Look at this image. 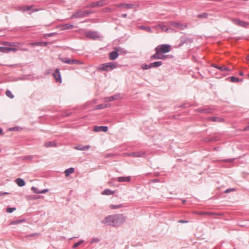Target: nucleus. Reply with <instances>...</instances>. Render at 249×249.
Listing matches in <instances>:
<instances>
[{"label": "nucleus", "mask_w": 249, "mask_h": 249, "mask_svg": "<svg viewBox=\"0 0 249 249\" xmlns=\"http://www.w3.org/2000/svg\"><path fill=\"white\" fill-rule=\"evenodd\" d=\"M125 220V218L123 214L109 215L107 216L102 221L103 224L112 227H117L123 224Z\"/></svg>", "instance_id": "obj_1"}, {"label": "nucleus", "mask_w": 249, "mask_h": 249, "mask_svg": "<svg viewBox=\"0 0 249 249\" xmlns=\"http://www.w3.org/2000/svg\"><path fill=\"white\" fill-rule=\"evenodd\" d=\"M118 67V64L115 62H108L99 65L97 71H109Z\"/></svg>", "instance_id": "obj_2"}, {"label": "nucleus", "mask_w": 249, "mask_h": 249, "mask_svg": "<svg viewBox=\"0 0 249 249\" xmlns=\"http://www.w3.org/2000/svg\"><path fill=\"white\" fill-rule=\"evenodd\" d=\"M171 46L169 44H161L158 45L155 49L162 53H169L171 50Z\"/></svg>", "instance_id": "obj_3"}, {"label": "nucleus", "mask_w": 249, "mask_h": 249, "mask_svg": "<svg viewBox=\"0 0 249 249\" xmlns=\"http://www.w3.org/2000/svg\"><path fill=\"white\" fill-rule=\"evenodd\" d=\"M85 35L87 37L93 39L94 40L100 38V35L97 31H87L85 33Z\"/></svg>", "instance_id": "obj_4"}, {"label": "nucleus", "mask_w": 249, "mask_h": 249, "mask_svg": "<svg viewBox=\"0 0 249 249\" xmlns=\"http://www.w3.org/2000/svg\"><path fill=\"white\" fill-rule=\"evenodd\" d=\"M155 53L151 56L150 59H166L169 55H164L162 54V53H160L157 50H155Z\"/></svg>", "instance_id": "obj_5"}, {"label": "nucleus", "mask_w": 249, "mask_h": 249, "mask_svg": "<svg viewBox=\"0 0 249 249\" xmlns=\"http://www.w3.org/2000/svg\"><path fill=\"white\" fill-rule=\"evenodd\" d=\"M170 25L173 26V27L179 29L181 30H183L186 28H187L188 26L186 24H183L181 23L171 21L169 23Z\"/></svg>", "instance_id": "obj_6"}, {"label": "nucleus", "mask_w": 249, "mask_h": 249, "mask_svg": "<svg viewBox=\"0 0 249 249\" xmlns=\"http://www.w3.org/2000/svg\"><path fill=\"white\" fill-rule=\"evenodd\" d=\"M106 4V0H101L96 2H93L89 4H88L86 6L87 8L89 7H96L102 6Z\"/></svg>", "instance_id": "obj_7"}, {"label": "nucleus", "mask_w": 249, "mask_h": 249, "mask_svg": "<svg viewBox=\"0 0 249 249\" xmlns=\"http://www.w3.org/2000/svg\"><path fill=\"white\" fill-rule=\"evenodd\" d=\"M53 77L55 79L56 82L61 83L62 82L61 76L60 74V71L58 68H56L53 73Z\"/></svg>", "instance_id": "obj_8"}, {"label": "nucleus", "mask_w": 249, "mask_h": 249, "mask_svg": "<svg viewBox=\"0 0 249 249\" xmlns=\"http://www.w3.org/2000/svg\"><path fill=\"white\" fill-rule=\"evenodd\" d=\"M180 43L178 44V47H180L183 45L185 43H192L193 42V39L191 38H188L185 36H181L180 37Z\"/></svg>", "instance_id": "obj_9"}, {"label": "nucleus", "mask_w": 249, "mask_h": 249, "mask_svg": "<svg viewBox=\"0 0 249 249\" xmlns=\"http://www.w3.org/2000/svg\"><path fill=\"white\" fill-rule=\"evenodd\" d=\"M129 157H143L145 156V153L143 151H137L134 152H130L126 153Z\"/></svg>", "instance_id": "obj_10"}, {"label": "nucleus", "mask_w": 249, "mask_h": 249, "mask_svg": "<svg viewBox=\"0 0 249 249\" xmlns=\"http://www.w3.org/2000/svg\"><path fill=\"white\" fill-rule=\"evenodd\" d=\"M116 6L120 8L130 9L133 8L134 4L131 3H120L116 4Z\"/></svg>", "instance_id": "obj_11"}, {"label": "nucleus", "mask_w": 249, "mask_h": 249, "mask_svg": "<svg viewBox=\"0 0 249 249\" xmlns=\"http://www.w3.org/2000/svg\"><path fill=\"white\" fill-rule=\"evenodd\" d=\"M85 17L84 11L78 10L74 13L71 17V18H82Z\"/></svg>", "instance_id": "obj_12"}, {"label": "nucleus", "mask_w": 249, "mask_h": 249, "mask_svg": "<svg viewBox=\"0 0 249 249\" xmlns=\"http://www.w3.org/2000/svg\"><path fill=\"white\" fill-rule=\"evenodd\" d=\"M119 182H129L131 180V176L120 177L116 178Z\"/></svg>", "instance_id": "obj_13"}, {"label": "nucleus", "mask_w": 249, "mask_h": 249, "mask_svg": "<svg viewBox=\"0 0 249 249\" xmlns=\"http://www.w3.org/2000/svg\"><path fill=\"white\" fill-rule=\"evenodd\" d=\"M108 130V127L107 126H95L93 128L94 132H101L103 131L106 132Z\"/></svg>", "instance_id": "obj_14"}, {"label": "nucleus", "mask_w": 249, "mask_h": 249, "mask_svg": "<svg viewBox=\"0 0 249 249\" xmlns=\"http://www.w3.org/2000/svg\"><path fill=\"white\" fill-rule=\"evenodd\" d=\"M119 53L117 50L111 52L109 54V58L111 60H114L118 57Z\"/></svg>", "instance_id": "obj_15"}, {"label": "nucleus", "mask_w": 249, "mask_h": 249, "mask_svg": "<svg viewBox=\"0 0 249 249\" xmlns=\"http://www.w3.org/2000/svg\"><path fill=\"white\" fill-rule=\"evenodd\" d=\"M90 147L89 145H83L82 144H79L74 147V149L77 150L85 151L88 150Z\"/></svg>", "instance_id": "obj_16"}, {"label": "nucleus", "mask_w": 249, "mask_h": 249, "mask_svg": "<svg viewBox=\"0 0 249 249\" xmlns=\"http://www.w3.org/2000/svg\"><path fill=\"white\" fill-rule=\"evenodd\" d=\"M233 21L236 24L242 27H246L248 24L247 22L241 20L239 19H234Z\"/></svg>", "instance_id": "obj_17"}, {"label": "nucleus", "mask_w": 249, "mask_h": 249, "mask_svg": "<svg viewBox=\"0 0 249 249\" xmlns=\"http://www.w3.org/2000/svg\"><path fill=\"white\" fill-rule=\"evenodd\" d=\"M212 67L218 69V70H220L221 71H230V69L227 67H226L224 65H223V66H217L216 65H215V64H213L212 65Z\"/></svg>", "instance_id": "obj_18"}, {"label": "nucleus", "mask_w": 249, "mask_h": 249, "mask_svg": "<svg viewBox=\"0 0 249 249\" xmlns=\"http://www.w3.org/2000/svg\"><path fill=\"white\" fill-rule=\"evenodd\" d=\"M209 121L214 122H223L224 121V119L223 118H219L217 117H211L208 118Z\"/></svg>", "instance_id": "obj_19"}, {"label": "nucleus", "mask_w": 249, "mask_h": 249, "mask_svg": "<svg viewBox=\"0 0 249 249\" xmlns=\"http://www.w3.org/2000/svg\"><path fill=\"white\" fill-rule=\"evenodd\" d=\"M16 182L19 187H23L25 185V181L21 178H18L16 179Z\"/></svg>", "instance_id": "obj_20"}, {"label": "nucleus", "mask_w": 249, "mask_h": 249, "mask_svg": "<svg viewBox=\"0 0 249 249\" xmlns=\"http://www.w3.org/2000/svg\"><path fill=\"white\" fill-rule=\"evenodd\" d=\"M119 97H120V95L119 94H116V95H114L113 96L106 97V100L107 101L111 102L114 100L118 99Z\"/></svg>", "instance_id": "obj_21"}, {"label": "nucleus", "mask_w": 249, "mask_h": 249, "mask_svg": "<svg viewBox=\"0 0 249 249\" xmlns=\"http://www.w3.org/2000/svg\"><path fill=\"white\" fill-rule=\"evenodd\" d=\"M114 50H117L119 54H126L127 51L124 48H122L120 47H116L114 48Z\"/></svg>", "instance_id": "obj_22"}, {"label": "nucleus", "mask_w": 249, "mask_h": 249, "mask_svg": "<svg viewBox=\"0 0 249 249\" xmlns=\"http://www.w3.org/2000/svg\"><path fill=\"white\" fill-rule=\"evenodd\" d=\"M49 42H45V41H40V42H35L32 43L33 45L36 46H44L46 47L49 44Z\"/></svg>", "instance_id": "obj_23"}, {"label": "nucleus", "mask_w": 249, "mask_h": 249, "mask_svg": "<svg viewBox=\"0 0 249 249\" xmlns=\"http://www.w3.org/2000/svg\"><path fill=\"white\" fill-rule=\"evenodd\" d=\"M59 60L63 63L71 64L72 59L68 57L59 58Z\"/></svg>", "instance_id": "obj_24"}, {"label": "nucleus", "mask_w": 249, "mask_h": 249, "mask_svg": "<svg viewBox=\"0 0 249 249\" xmlns=\"http://www.w3.org/2000/svg\"><path fill=\"white\" fill-rule=\"evenodd\" d=\"M44 146L46 147H56L57 146V144L53 141L48 142L44 143Z\"/></svg>", "instance_id": "obj_25"}, {"label": "nucleus", "mask_w": 249, "mask_h": 249, "mask_svg": "<svg viewBox=\"0 0 249 249\" xmlns=\"http://www.w3.org/2000/svg\"><path fill=\"white\" fill-rule=\"evenodd\" d=\"M114 194V191H112L109 189H107L104 190L102 193V194L103 195H107V196L113 195Z\"/></svg>", "instance_id": "obj_26"}, {"label": "nucleus", "mask_w": 249, "mask_h": 249, "mask_svg": "<svg viewBox=\"0 0 249 249\" xmlns=\"http://www.w3.org/2000/svg\"><path fill=\"white\" fill-rule=\"evenodd\" d=\"M33 5H31V6H24V7H22L21 8L20 10L22 11V12H25V11H31V13H29V14H31V13H32V8H33Z\"/></svg>", "instance_id": "obj_27"}, {"label": "nucleus", "mask_w": 249, "mask_h": 249, "mask_svg": "<svg viewBox=\"0 0 249 249\" xmlns=\"http://www.w3.org/2000/svg\"><path fill=\"white\" fill-rule=\"evenodd\" d=\"M74 172V168L73 167L69 168L65 171V176L66 177L69 176L70 174L73 173Z\"/></svg>", "instance_id": "obj_28"}, {"label": "nucleus", "mask_w": 249, "mask_h": 249, "mask_svg": "<svg viewBox=\"0 0 249 249\" xmlns=\"http://www.w3.org/2000/svg\"><path fill=\"white\" fill-rule=\"evenodd\" d=\"M74 27V26L72 24L67 23L64 24L62 25V29L63 30H67L69 29H72Z\"/></svg>", "instance_id": "obj_29"}, {"label": "nucleus", "mask_w": 249, "mask_h": 249, "mask_svg": "<svg viewBox=\"0 0 249 249\" xmlns=\"http://www.w3.org/2000/svg\"><path fill=\"white\" fill-rule=\"evenodd\" d=\"M214 109L212 107H206L204 108V113L203 114H208V113H213L214 112Z\"/></svg>", "instance_id": "obj_30"}, {"label": "nucleus", "mask_w": 249, "mask_h": 249, "mask_svg": "<svg viewBox=\"0 0 249 249\" xmlns=\"http://www.w3.org/2000/svg\"><path fill=\"white\" fill-rule=\"evenodd\" d=\"M161 65L162 62L161 61H156L151 63V66L152 68H158L161 66Z\"/></svg>", "instance_id": "obj_31"}, {"label": "nucleus", "mask_w": 249, "mask_h": 249, "mask_svg": "<svg viewBox=\"0 0 249 249\" xmlns=\"http://www.w3.org/2000/svg\"><path fill=\"white\" fill-rule=\"evenodd\" d=\"M138 27H139V28L142 29V30H145L146 32H148L149 33H152V31L151 30V29L149 27L141 25V26H139Z\"/></svg>", "instance_id": "obj_32"}, {"label": "nucleus", "mask_w": 249, "mask_h": 249, "mask_svg": "<svg viewBox=\"0 0 249 249\" xmlns=\"http://www.w3.org/2000/svg\"><path fill=\"white\" fill-rule=\"evenodd\" d=\"M209 14L207 13H203L201 14H198L197 15V17L199 18H205L206 19L208 18Z\"/></svg>", "instance_id": "obj_33"}, {"label": "nucleus", "mask_w": 249, "mask_h": 249, "mask_svg": "<svg viewBox=\"0 0 249 249\" xmlns=\"http://www.w3.org/2000/svg\"><path fill=\"white\" fill-rule=\"evenodd\" d=\"M3 44L6 46H10L13 47H17L18 46L17 42H4Z\"/></svg>", "instance_id": "obj_34"}, {"label": "nucleus", "mask_w": 249, "mask_h": 249, "mask_svg": "<svg viewBox=\"0 0 249 249\" xmlns=\"http://www.w3.org/2000/svg\"><path fill=\"white\" fill-rule=\"evenodd\" d=\"M84 242V240H81L77 242V243H75L72 246V249H75L77 248L78 246H79L80 245L83 244Z\"/></svg>", "instance_id": "obj_35"}, {"label": "nucleus", "mask_w": 249, "mask_h": 249, "mask_svg": "<svg viewBox=\"0 0 249 249\" xmlns=\"http://www.w3.org/2000/svg\"><path fill=\"white\" fill-rule=\"evenodd\" d=\"M122 207H123L122 204H119V205L111 204V205H110V206H109V208L111 209H117L121 208Z\"/></svg>", "instance_id": "obj_36"}, {"label": "nucleus", "mask_w": 249, "mask_h": 249, "mask_svg": "<svg viewBox=\"0 0 249 249\" xmlns=\"http://www.w3.org/2000/svg\"><path fill=\"white\" fill-rule=\"evenodd\" d=\"M141 68L143 70H148L151 68V63L150 64H143L141 65Z\"/></svg>", "instance_id": "obj_37"}, {"label": "nucleus", "mask_w": 249, "mask_h": 249, "mask_svg": "<svg viewBox=\"0 0 249 249\" xmlns=\"http://www.w3.org/2000/svg\"><path fill=\"white\" fill-rule=\"evenodd\" d=\"M5 94L7 97H8L9 98H10L11 99H13L14 97V95L12 94L11 91L9 90H7L6 91Z\"/></svg>", "instance_id": "obj_38"}, {"label": "nucleus", "mask_w": 249, "mask_h": 249, "mask_svg": "<svg viewBox=\"0 0 249 249\" xmlns=\"http://www.w3.org/2000/svg\"><path fill=\"white\" fill-rule=\"evenodd\" d=\"M231 81L233 83L238 82L240 81H242V80H240L238 77H236L235 76H231L230 77Z\"/></svg>", "instance_id": "obj_39"}, {"label": "nucleus", "mask_w": 249, "mask_h": 249, "mask_svg": "<svg viewBox=\"0 0 249 249\" xmlns=\"http://www.w3.org/2000/svg\"><path fill=\"white\" fill-rule=\"evenodd\" d=\"M31 190L35 194H40V192L41 190H39L37 188L35 187V186H32L31 187Z\"/></svg>", "instance_id": "obj_40"}, {"label": "nucleus", "mask_w": 249, "mask_h": 249, "mask_svg": "<svg viewBox=\"0 0 249 249\" xmlns=\"http://www.w3.org/2000/svg\"><path fill=\"white\" fill-rule=\"evenodd\" d=\"M83 63L78 60L72 59L71 64L81 65Z\"/></svg>", "instance_id": "obj_41"}, {"label": "nucleus", "mask_w": 249, "mask_h": 249, "mask_svg": "<svg viewBox=\"0 0 249 249\" xmlns=\"http://www.w3.org/2000/svg\"><path fill=\"white\" fill-rule=\"evenodd\" d=\"M16 210L15 207H8L6 208V212L8 213H12Z\"/></svg>", "instance_id": "obj_42"}, {"label": "nucleus", "mask_w": 249, "mask_h": 249, "mask_svg": "<svg viewBox=\"0 0 249 249\" xmlns=\"http://www.w3.org/2000/svg\"><path fill=\"white\" fill-rule=\"evenodd\" d=\"M107 107V105L105 104H99L96 107V109H101Z\"/></svg>", "instance_id": "obj_43"}, {"label": "nucleus", "mask_w": 249, "mask_h": 249, "mask_svg": "<svg viewBox=\"0 0 249 249\" xmlns=\"http://www.w3.org/2000/svg\"><path fill=\"white\" fill-rule=\"evenodd\" d=\"M33 159V156L32 155L24 156L22 157V160H31Z\"/></svg>", "instance_id": "obj_44"}, {"label": "nucleus", "mask_w": 249, "mask_h": 249, "mask_svg": "<svg viewBox=\"0 0 249 249\" xmlns=\"http://www.w3.org/2000/svg\"><path fill=\"white\" fill-rule=\"evenodd\" d=\"M7 47H0V52L3 53H7Z\"/></svg>", "instance_id": "obj_45"}, {"label": "nucleus", "mask_w": 249, "mask_h": 249, "mask_svg": "<svg viewBox=\"0 0 249 249\" xmlns=\"http://www.w3.org/2000/svg\"><path fill=\"white\" fill-rule=\"evenodd\" d=\"M159 27L162 30L165 31H167L168 30V28H167L166 25H159Z\"/></svg>", "instance_id": "obj_46"}, {"label": "nucleus", "mask_w": 249, "mask_h": 249, "mask_svg": "<svg viewBox=\"0 0 249 249\" xmlns=\"http://www.w3.org/2000/svg\"><path fill=\"white\" fill-rule=\"evenodd\" d=\"M17 49H16L15 48L7 47V53H8L11 51L16 52H17Z\"/></svg>", "instance_id": "obj_47"}, {"label": "nucleus", "mask_w": 249, "mask_h": 249, "mask_svg": "<svg viewBox=\"0 0 249 249\" xmlns=\"http://www.w3.org/2000/svg\"><path fill=\"white\" fill-rule=\"evenodd\" d=\"M84 11L85 17L88 16L89 15L93 13V12L90 10H85Z\"/></svg>", "instance_id": "obj_48"}, {"label": "nucleus", "mask_w": 249, "mask_h": 249, "mask_svg": "<svg viewBox=\"0 0 249 249\" xmlns=\"http://www.w3.org/2000/svg\"><path fill=\"white\" fill-rule=\"evenodd\" d=\"M100 241V240L98 238H94L91 239L90 241L91 244H93L94 243H97L99 242Z\"/></svg>", "instance_id": "obj_49"}, {"label": "nucleus", "mask_w": 249, "mask_h": 249, "mask_svg": "<svg viewBox=\"0 0 249 249\" xmlns=\"http://www.w3.org/2000/svg\"><path fill=\"white\" fill-rule=\"evenodd\" d=\"M196 112H198L201 113H204V108H199L195 110Z\"/></svg>", "instance_id": "obj_50"}, {"label": "nucleus", "mask_w": 249, "mask_h": 249, "mask_svg": "<svg viewBox=\"0 0 249 249\" xmlns=\"http://www.w3.org/2000/svg\"><path fill=\"white\" fill-rule=\"evenodd\" d=\"M56 34V33H51L50 34H47L45 35V37H51L54 36V35Z\"/></svg>", "instance_id": "obj_51"}, {"label": "nucleus", "mask_w": 249, "mask_h": 249, "mask_svg": "<svg viewBox=\"0 0 249 249\" xmlns=\"http://www.w3.org/2000/svg\"><path fill=\"white\" fill-rule=\"evenodd\" d=\"M189 106V105L188 104H181L179 107L185 108V107H188Z\"/></svg>", "instance_id": "obj_52"}, {"label": "nucleus", "mask_w": 249, "mask_h": 249, "mask_svg": "<svg viewBox=\"0 0 249 249\" xmlns=\"http://www.w3.org/2000/svg\"><path fill=\"white\" fill-rule=\"evenodd\" d=\"M235 190V189L234 188H229V189H226L225 191V192L226 193H230V192L231 191H233Z\"/></svg>", "instance_id": "obj_53"}, {"label": "nucleus", "mask_w": 249, "mask_h": 249, "mask_svg": "<svg viewBox=\"0 0 249 249\" xmlns=\"http://www.w3.org/2000/svg\"><path fill=\"white\" fill-rule=\"evenodd\" d=\"M9 130L10 131H18V128L17 126L9 128Z\"/></svg>", "instance_id": "obj_54"}, {"label": "nucleus", "mask_w": 249, "mask_h": 249, "mask_svg": "<svg viewBox=\"0 0 249 249\" xmlns=\"http://www.w3.org/2000/svg\"><path fill=\"white\" fill-rule=\"evenodd\" d=\"M49 191L48 189H43L40 191V194H45Z\"/></svg>", "instance_id": "obj_55"}, {"label": "nucleus", "mask_w": 249, "mask_h": 249, "mask_svg": "<svg viewBox=\"0 0 249 249\" xmlns=\"http://www.w3.org/2000/svg\"><path fill=\"white\" fill-rule=\"evenodd\" d=\"M19 221H19L18 220H17L11 222V224L13 225V224H18V223H19Z\"/></svg>", "instance_id": "obj_56"}, {"label": "nucleus", "mask_w": 249, "mask_h": 249, "mask_svg": "<svg viewBox=\"0 0 249 249\" xmlns=\"http://www.w3.org/2000/svg\"><path fill=\"white\" fill-rule=\"evenodd\" d=\"M179 223H188V221L184 220H180L178 222Z\"/></svg>", "instance_id": "obj_57"}, {"label": "nucleus", "mask_w": 249, "mask_h": 249, "mask_svg": "<svg viewBox=\"0 0 249 249\" xmlns=\"http://www.w3.org/2000/svg\"><path fill=\"white\" fill-rule=\"evenodd\" d=\"M234 160V159H229L225 160L224 161L226 162H232Z\"/></svg>", "instance_id": "obj_58"}, {"label": "nucleus", "mask_w": 249, "mask_h": 249, "mask_svg": "<svg viewBox=\"0 0 249 249\" xmlns=\"http://www.w3.org/2000/svg\"><path fill=\"white\" fill-rule=\"evenodd\" d=\"M39 11V9H37V8H35V9H32V13H34V12H37Z\"/></svg>", "instance_id": "obj_59"}, {"label": "nucleus", "mask_w": 249, "mask_h": 249, "mask_svg": "<svg viewBox=\"0 0 249 249\" xmlns=\"http://www.w3.org/2000/svg\"><path fill=\"white\" fill-rule=\"evenodd\" d=\"M113 154H112V153H110V154H107L106 155V157H111V156H113Z\"/></svg>", "instance_id": "obj_60"}, {"label": "nucleus", "mask_w": 249, "mask_h": 249, "mask_svg": "<svg viewBox=\"0 0 249 249\" xmlns=\"http://www.w3.org/2000/svg\"><path fill=\"white\" fill-rule=\"evenodd\" d=\"M8 193H7V192H0V196H1L2 195H5V194H8Z\"/></svg>", "instance_id": "obj_61"}, {"label": "nucleus", "mask_w": 249, "mask_h": 249, "mask_svg": "<svg viewBox=\"0 0 249 249\" xmlns=\"http://www.w3.org/2000/svg\"><path fill=\"white\" fill-rule=\"evenodd\" d=\"M151 181L152 182H159V179H152L151 180Z\"/></svg>", "instance_id": "obj_62"}, {"label": "nucleus", "mask_w": 249, "mask_h": 249, "mask_svg": "<svg viewBox=\"0 0 249 249\" xmlns=\"http://www.w3.org/2000/svg\"><path fill=\"white\" fill-rule=\"evenodd\" d=\"M122 17L124 18H126L127 17V14H123L122 15Z\"/></svg>", "instance_id": "obj_63"}, {"label": "nucleus", "mask_w": 249, "mask_h": 249, "mask_svg": "<svg viewBox=\"0 0 249 249\" xmlns=\"http://www.w3.org/2000/svg\"><path fill=\"white\" fill-rule=\"evenodd\" d=\"M239 75H241V76L243 75H244L243 72V71H240L239 72Z\"/></svg>", "instance_id": "obj_64"}]
</instances>
